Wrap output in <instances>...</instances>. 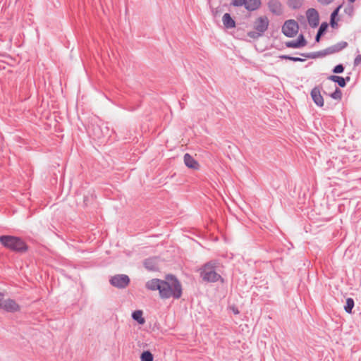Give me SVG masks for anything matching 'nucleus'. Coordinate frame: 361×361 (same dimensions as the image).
I'll return each instance as SVG.
<instances>
[{"instance_id":"obj_1","label":"nucleus","mask_w":361,"mask_h":361,"mask_svg":"<svg viewBox=\"0 0 361 361\" xmlns=\"http://www.w3.org/2000/svg\"><path fill=\"white\" fill-rule=\"evenodd\" d=\"M145 287L149 290H159L162 299H178L182 295V287L178 280L172 275H167L164 280L153 279L148 281Z\"/></svg>"},{"instance_id":"obj_2","label":"nucleus","mask_w":361,"mask_h":361,"mask_svg":"<svg viewBox=\"0 0 361 361\" xmlns=\"http://www.w3.org/2000/svg\"><path fill=\"white\" fill-rule=\"evenodd\" d=\"M0 243L5 247L16 252H23L27 249L25 242L16 236L1 235L0 237Z\"/></svg>"},{"instance_id":"obj_3","label":"nucleus","mask_w":361,"mask_h":361,"mask_svg":"<svg viewBox=\"0 0 361 361\" xmlns=\"http://www.w3.org/2000/svg\"><path fill=\"white\" fill-rule=\"evenodd\" d=\"M200 276L203 281L207 282H216L218 281H224L221 275L215 270V264L209 262L204 264L200 269Z\"/></svg>"},{"instance_id":"obj_4","label":"nucleus","mask_w":361,"mask_h":361,"mask_svg":"<svg viewBox=\"0 0 361 361\" xmlns=\"http://www.w3.org/2000/svg\"><path fill=\"white\" fill-rule=\"evenodd\" d=\"M110 283L118 288H124L130 283V279L127 275L118 274L112 276L110 279Z\"/></svg>"},{"instance_id":"obj_5","label":"nucleus","mask_w":361,"mask_h":361,"mask_svg":"<svg viewBox=\"0 0 361 361\" xmlns=\"http://www.w3.org/2000/svg\"><path fill=\"white\" fill-rule=\"evenodd\" d=\"M282 30L287 37H293L298 31V25L294 20H288L285 22Z\"/></svg>"},{"instance_id":"obj_6","label":"nucleus","mask_w":361,"mask_h":361,"mask_svg":"<svg viewBox=\"0 0 361 361\" xmlns=\"http://www.w3.org/2000/svg\"><path fill=\"white\" fill-rule=\"evenodd\" d=\"M269 25V19L266 16H261L256 19L254 23V28L258 32L260 35L264 32Z\"/></svg>"},{"instance_id":"obj_7","label":"nucleus","mask_w":361,"mask_h":361,"mask_svg":"<svg viewBox=\"0 0 361 361\" xmlns=\"http://www.w3.org/2000/svg\"><path fill=\"white\" fill-rule=\"evenodd\" d=\"M1 308L7 312H16L19 310L20 307L15 300L4 298Z\"/></svg>"},{"instance_id":"obj_8","label":"nucleus","mask_w":361,"mask_h":361,"mask_svg":"<svg viewBox=\"0 0 361 361\" xmlns=\"http://www.w3.org/2000/svg\"><path fill=\"white\" fill-rule=\"evenodd\" d=\"M307 18L309 24L312 27H317L319 24V14L314 8H310L307 11Z\"/></svg>"},{"instance_id":"obj_9","label":"nucleus","mask_w":361,"mask_h":361,"mask_svg":"<svg viewBox=\"0 0 361 361\" xmlns=\"http://www.w3.org/2000/svg\"><path fill=\"white\" fill-rule=\"evenodd\" d=\"M311 97L314 103L319 106H322L324 105V99L321 94V90L319 87H314L311 91Z\"/></svg>"},{"instance_id":"obj_10","label":"nucleus","mask_w":361,"mask_h":361,"mask_svg":"<svg viewBox=\"0 0 361 361\" xmlns=\"http://www.w3.org/2000/svg\"><path fill=\"white\" fill-rule=\"evenodd\" d=\"M306 40L304 39L302 35H300L298 39L296 40L286 42V45L290 48H300L306 45Z\"/></svg>"},{"instance_id":"obj_11","label":"nucleus","mask_w":361,"mask_h":361,"mask_svg":"<svg viewBox=\"0 0 361 361\" xmlns=\"http://www.w3.org/2000/svg\"><path fill=\"white\" fill-rule=\"evenodd\" d=\"M184 162L188 168L193 169H197L199 168L198 162L189 154H185L184 155Z\"/></svg>"},{"instance_id":"obj_12","label":"nucleus","mask_w":361,"mask_h":361,"mask_svg":"<svg viewBox=\"0 0 361 361\" xmlns=\"http://www.w3.org/2000/svg\"><path fill=\"white\" fill-rule=\"evenodd\" d=\"M222 20L224 26L227 28H233L235 26V21L233 20V18L228 13H225L223 16Z\"/></svg>"},{"instance_id":"obj_13","label":"nucleus","mask_w":361,"mask_h":361,"mask_svg":"<svg viewBox=\"0 0 361 361\" xmlns=\"http://www.w3.org/2000/svg\"><path fill=\"white\" fill-rule=\"evenodd\" d=\"M261 4L260 0H246L245 7L250 11L257 9Z\"/></svg>"},{"instance_id":"obj_14","label":"nucleus","mask_w":361,"mask_h":361,"mask_svg":"<svg viewBox=\"0 0 361 361\" xmlns=\"http://www.w3.org/2000/svg\"><path fill=\"white\" fill-rule=\"evenodd\" d=\"M143 312L142 310H135L132 314V317L133 319L137 321L139 324H144L145 323V319L142 317Z\"/></svg>"},{"instance_id":"obj_15","label":"nucleus","mask_w":361,"mask_h":361,"mask_svg":"<svg viewBox=\"0 0 361 361\" xmlns=\"http://www.w3.org/2000/svg\"><path fill=\"white\" fill-rule=\"evenodd\" d=\"M269 6L274 13H278L281 11V4L276 1H269Z\"/></svg>"},{"instance_id":"obj_16","label":"nucleus","mask_w":361,"mask_h":361,"mask_svg":"<svg viewBox=\"0 0 361 361\" xmlns=\"http://www.w3.org/2000/svg\"><path fill=\"white\" fill-rule=\"evenodd\" d=\"M329 80L337 82L341 87H345V79L342 77L337 76V75H331L329 78Z\"/></svg>"},{"instance_id":"obj_17","label":"nucleus","mask_w":361,"mask_h":361,"mask_svg":"<svg viewBox=\"0 0 361 361\" xmlns=\"http://www.w3.org/2000/svg\"><path fill=\"white\" fill-rule=\"evenodd\" d=\"M145 266L149 270H154L157 268L156 260L153 259H147L145 262Z\"/></svg>"},{"instance_id":"obj_18","label":"nucleus","mask_w":361,"mask_h":361,"mask_svg":"<svg viewBox=\"0 0 361 361\" xmlns=\"http://www.w3.org/2000/svg\"><path fill=\"white\" fill-rule=\"evenodd\" d=\"M153 355L148 350L144 351L140 355L141 361H153Z\"/></svg>"},{"instance_id":"obj_19","label":"nucleus","mask_w":361,"mask_h":361,"mask_svg":"<svg viewBox=\"0 0 361 361\" xmlns=\"http://www.w3.org/2000/svg\"><path fill=\"white\" fill-rule=\"evenodd\" d=\"M353 307H354V300L352 298H348L346 300V305L345 306V310L348 313H351Z\"/></svg>"},{"instance_id":"obj_20","label":"nucleus","mask_w":361,"mask_h":361,"mask_svg":"<svg viewBox=\"0 0 361 361\" xmlns=\"http://www.w3.org/2000/svg\"><path fill=\"white\" fill-rule=\"evenodd\" d=\"M348 46V43L345 42H342L341 43H338L334 47L333 51H339L342 50L343 49L345 48Z\"/></svg>"},{"instance_id":"obj_21","label":"nucleus","mask_w":361,"mask_h":361,"mask_svg":"<svg viewBox=\"0 0 361 361\" xmlns=\"http://www.w3.org/2000/svg\"><path fill=\"white\" fill-rule=\"evenodd\" d=\"M341 6H339L331 13V23L332 26H334L335 18L338 16V13L339 12V10L341 9Z\"/></svg>"},{"instance_id":"obj_22","label":"nucleus","mask_w":361,"mask_h":361,"mask_svg":"<svg viewBox=\"0 0 361 361\" xmlns=\"http://www.w3.org/2000/svg\"><path fill=\"white\" fill-rule=\"evenodd\" d=\"M341 91L337 87L334 92L331 94V97L335 99H340L341 98Z\"/></svg>"},{"instance_id":"obj_23","label":"nucleus","mask_w":361,"mask_h":361,"mask_svg":"<svg viewBox=\"0 0 361 361\" xmlns=\"http://www.w3.org/2000/svg\"><path fill=\"white\" fill-rule=\"evenodd\" d=\"M344 70V68L343 66V65L341 64H339V65H337L334 68V73H341Z\"/></svg>"},{"instance_id":"obj_24","label":"nucleus","mask_w":361,"mask_h":361,"mask_svg":"<svg viewBox=\"0 0 361 361\" xmlns=\"http://www.w3.org/2000/svg\"><path fill=\"white\" fill-rule=\"evenodd\" d=\"M246 0H233V4L236 6H244Z\"/></svg>"},{"instance_id":"obj_25","label":"nucleus","mask_w":361,"mask_h":361,"mask_svg":"<svg viewBox=\"0 0 361 361\" xmlns=\"http://www.w3.org/2000/svg\"><path fill=\"white\" fill-rule=\"evenodd\" d=\"M280 58L286 59H289V60H291V61H300V59H299V58L291 57V56H281Z\"/></svg>"},{"instance_id":"obj_26","label":"nucleus","mask_w":361,"mask_h":361,"mask_svg":"<svg viewBox=\"0 0 361 361\" xmlns=\"http://www.w3.org/2000/svg\"><path fill=\"white\" fill-rule=\"evenodd\" d=\"M361 63V54H358L355 59V61H354V65L355 66H358L360 65Z\"/></svg>"},{"instance_id":"obj_27","label":"nucleus","mask_w":361,"mask_h":361,"mask_svg":"<svg viewBox=\"0 0 361 361\" xmlns=\"http://www.w3.org/2000/svg\"><path fill=\"white\" fill-rule=\"evenodd\" d=\"M334 0H318V1H319L321 4H329L331 2H332Z\"/></svg>"},{"instance_id":"obj_28","label":"nucleus","mask_w":361,"mask_h":361,"mask_svg":"<svg viewBox=\"0 0 361 361\" xmlns=\"http://www.w3.org/2000/svg\"><path fill=\"white\" fill-rule=\"evenodd\" d=\"M324 29H325V28H324V27H323V26L322 25V26L319 27V29L318 33L322 35V34L323 33V32L324 31Z\"/></svg>"},{"instance_id":"obj_29","label":"nucleus","mask_w":361,"mask_h":361,"mask_svg":"<svg viewBox=\"0 0 361 361\" xmlns=\"http://www.w3.org/2000/svg\"><path fill=\"white\" fill-rule=\"evenodd\" d=\"M320 36H321V34L317 33V37H316V40H317V42L319 40V37H320Z\"/></svg>"},{"instance_id":"obj_30","label":"nucleus","mask_w":361,"mask_h":361,"mask_svg":"<svg viewBox=\"0 0 361 361\" xmlns=\"http://www.w3.org/2000/svg\"><path fill=\"white\" fill-rule=\"evenodd\" d=\"M248 35H249V36L253 37L254 35H255V33L254 32H250Z\"/></svg>"},{"instance_id":"obj_31","label":"nucleus","mask_w":361,"mask_h":361,"mask_svg":"<svg viewBox=\"0 0 361 361\" xmlns=\"http://www.w3.org/2000/svg\"><path fill=\"white\" fill-rule=\"evenodd\" d=\"M233 312H234V313H235V314H238V313H239V312H238V310H234Z\"/></svg>"},{"instance_id":"obj_32","label":"nucleus","mask_w":361,"mask_h":361,"mask_svg":"<svg viewBox=\"0 0 361 361\" xmlns=\"http://www.w3.org/2000/svg\"><path fill=\"white\" fill-rule=\"evenodd\" d=\"M355 0H349V1H350L351 4L354 3V2H355Z\"/></svg>"},{"instance_id":"obj_33","label":"nucleus","mask_w":361,"mask_h":361,"mask_svg":"<svg viewBox=\"0 0 361 361\" xmlns=\"http://www.w3.org/2000/svg\"><path fill=\"white\" fill-rule=\"evenodd\" d=\"M353 11V7L351 6L350 9H348V11Z\"/></svg>"},{"instance_id":"obj_34","label":"nucleus","mask_w":361,"mask_h":361,"mask_svg":"<svg viewBox=\"0 0 361 361\" xmlns=\"http://www.w3.org/2000/svg\"><path fill=\"white\" fill-rule=\"evenodd\" d=\"M353 11V7L351 6L350 9H348V11Z\"/></svg>"}]
</instances>
